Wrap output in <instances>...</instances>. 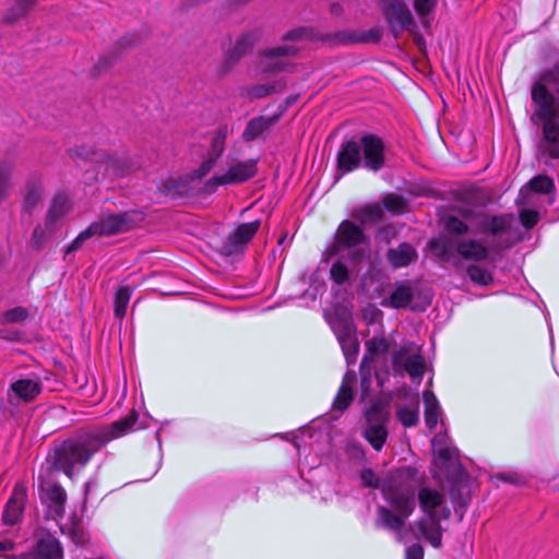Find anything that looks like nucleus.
Instances as JSON below:
<instances>
[{
    "label": "nucleus",
    "mask_w": 559,
    "mask_h": 559,
    "mask_svg": "<svg viewBox=\"0 0 559 559\" xmlns=\"http://www.w3.org/2000/svg\"><path fill=\"white\" fill-rule=\"evenodd\" d=\"M138 420L139 415L132 409L128 416L110 425L75 431L55 444L51 455L55 469L63 472L72 478L110 441L136 430L139 428L136 427Z\"/></svg>",
    "instance_id": "1"
},
{
    "label": "nucleus",
    "mask_w": 559,
    "mask_h": 559,
    "mask_svg": "<svg viewBox=\"0 0 559 559\" xmlns=\"http://www.w3.org/2000/svg\"><path fill=\"white\" fill-rule=\"evenodd\" d=\"M552 92L559 94V62L532 88V99L536 106L532 120L543 122L540 155L559 158V98Z\"/></svg>",
    "instance_id": "2"
},
{
    "label": "nucleus",
    "mask_w": 559,
    "mask_h": 559,
    "mask_svg": "<svg viewBox=\"0 0 559 559\" xmlns=\"http://www.w3.org/2000/svg\"><path fill=\"white\" fill-rule=\"evenodd\" d=\"M360 166L373 173L385 166V144L380 136L366 133L359 140L342 143L337 153V170L347 174Z\"/></svg>",
    "instance_id": "3"
},
{
    "label": "nucleus",
    "mask_w": 559,
    "mask_h": 559,
    "mask_svg": "<svg viewBox=\"0 0 559 559\" xmlns=\"http://www.w3.org/2000/svg\"><path fill=\"white\" fill-rule=\"evenodd\" d=\"M414 475L412 467L399 468L391 474L382 489L384 499L393 510L405 518H409L416 507Z\"/></svg>",
    "instance_id": "4"
},
{
    "label": "nucleus",
    "mask_w": 559,
    "mask_h": 559,
    "mask_svg": "<svg viewBox=\"0 0 559 559\" xmlns=\"http://www.w3.org/2000/svg\"><path fill=\"white\" fill-rule=\"evenodd\" d=\"M71 152L84 160L98 165L99 168H103L104 176L111 179L124 177L138 168L136 163L127 156L110 155L93 146L82 145Z\"/></svg>",
    "instance_id": "5"
},
{
    "label": "nucleus",
    "mask_w": 559,
    "mask_h": 559,
    "mask_svg": "<svg viewBox=\"0 0 559 559\" xmlns=\"http://www.w3.org/2000/svg\"><path fill=\"white\" fill-rule=\"evenodd\" d=\"M344 249L352 250L350 260L357 264L369 258V243L364 230L352 221H344L338 226L333 245V253Z\"/></svg>",
    "instance_id": "6"
},
{
    "label": "nucleus",
    "mask_w": 559,
    "mask_h": 559,
    "mask_svg": "<svg viewBox=\"0 0 559 559\" xmlns=\"http://www.w3.org/2000/svg\"><path fill=\"white\" fill-rule=\"evenodd\" d=\"M390 420L389 407L382 402H374L365 412V423L361 436L371 448L381 452L389 436L388 424Z\"/></svg>",
    "instance_id": "7"
},
{
    "label": "nucleus",
    "mask_w": 559,
    "mask_h": 559,
    "mask_svg": "<svg viewBox=\"0 0 559 559\" xmlns=\"http://www.w3.org/2000/svg\"><path fill=\"white\" fill-rule=\"evenodd\" d=\"M144 221V214L141 211L130 210L119 213H104L97 221L90 225L94 236L110 237L139 226Z\"/></svg>",
    "instance_id": "8"
},
{
    "label": "nucleus",
    "mask_w": 559,
    "mask_h": 559,
    "mask_svg": "<svg viewBox=\"0 0 559 559\" xmlns=\"http://www.w3.org/2000/svg\"><path fill=\"white\" fill-rule=\"evenodd\" d=\"M257 159H247L234 163L228 166L225 173L216 174L209 179L205 183V189L209 192H213L218 186H236L248 181L257 175Z\"/></svg>",
    "instance_id": "9"
},
{
    "label": "nucleus",
    "mask_w": 559,
    "mask_h": 559,
    "mask_svg": "<svg viewBox=\"0 0 559 559\" xmlns=\"http://www.w3.org/2000/svg\"><path fill=\"white\" fill-rule=\"evenodd\" d=\"M41 500L47 503V516L58 521L62 519L66 510L67 492L56 481L40 477Z\"/></svg>",
    "instance_id": "10"
},
{
    "label": "nucleus",
    "mask_w": 559,
    "mask_h": 559,
    "mask_svg": "<svg viewBox=\"0 0 559 559\" xmlns=\"http://www.w3.org/2000/svg\"><path fill=\"white\" fill-rule=\"evenodd\" d=\"M261 222L255 219L250 223L240 224L236 230L228 235L222 246V253L230 257L245 252L247 245L251 241L260 228Z\"/></svg>",
    "instance_id": "11"
},
{
    "label": "nucleus",
    "mask_w": 559,
    "mask_h": 559,
    "mask_svg": "<svg viewBox=\"0 0 559 559\" xmlns=\"http://www.w3.org/2000/svg\"><path fill=\"white\" fill-rule=\"evenodd\" d=\"M383 15L395 36L415 26L414 16L403 0H389L383 7Z\"/></svg>",
    "instance_id": "12"
},
{
    "label": "nucleus",
    "mask_w": 559,
    "mask_h": 559,
    "mask_svg": "<svg viewBox=\"0 0 559 559\" xmlns=\"http://www.w3.org/2000/svg\"><path fill=\"white\" fill-rule=\"evenodd\" d=\"M406 519L392 509L379 506L377 508L376 526L394 532L399 543L407 544L411 540L409 534L414 532V526L409 525L407 530H404Z\"/></svg>",
    "instance_id": "13"
},
{
    "label": "nucleus",
    "mask_w": 559,
    "mask_h": 559,
    "mask_svg": "<svg viewBox=\"0 0 559 559\" xmlns=\"http://www.w3.org/2000/svg\"><path fill=\"white\" fill-rule=\"evenodd\" d=\"M381 37L382 31L378 27H372L368 31H364L360 33L352 29H344L336 33L322 35L320 39L332 46H337L378 43L380 41Z\"/></svg>",
    "instance_id": "14"
},
{
    "label": "nucleus",
    "mask_w": 559,
    "mask_h": 559,
    "mask_svg": "<svg viewBox=\"0 0 559 559\" xmlns=\"http://www.w3.org/2000/svg\"><path fill=\"white\" fill-rule=\"evenodd\" d=\"M418 502L425 515H441L443 520L451 516V510L445 506V497L438 489L423 487L418 492Z\"/></svg>",
    "instance_id": "15"
},
{
    "label": "nucleus",
    "mask_w": 559,
    "mask_h": 559,
    "mask_svg": "<svg viewBox=\"0 0 559 559\" xmlns=\"http://www.w3.org/2000/svg\"><path fill=\"white\" fill-rule=\"evenodd\" d=\"M441 520H443L441 515H425L415 522L414 532L411 533L415 538L421 535L433 548H441L443 533Z\"/></svg>",
    "instance_id": "16"
},
{
    "label": "nucleus",
    "mask_w": 559,
    "mask_h": 559,
    "mask_svg": "<svg viewBox=\"0 0 559 559\" xmlns=\"http://www.w3.org/2000/svg\"><path fill=\"white\" fill-rule=\"evenodd\" d=\"M27 500V490L26 487L22 484H16L13 488L12 495L10 499L8 500L3 514L2 520L4 524L7 525H15L17 522H20L25 502Z\"/></svg>",
    "instance_id": "17"
},
{
    "label": "nucleus",
    "mask_w": 559,
    "mask_h": 559,
    "mask_svg": "<svg viewBox=\"0 0 559 559\" xmlns=\"http://www.w3.org/2000/svg\"><path fill=\"white\" fill-rule=\"evenodd\" d=\"M71 210L69 198L63 193H58L52 199L47 211L45 222L49 233H56L60 227L61 219Z\"/></svg>",
    "instance_id": "18"
},
{
    "label": "nucleus",
    "mask_w": 559,
    "mask_h": 559,
    "mask_svg": "<svg viewBox=\"0 0 559 559\" xmlns=\"http://www.w3.org/2000/svg\"><path fill=\"white\" fill-rule=\"evenodd\" d=\"M393 364L403 369L413 378L421 380L425 372V360L421 355L414 354L406 356V349L402 348L394 353Z\"/></svg>",
    "instance_id": "19"
},
{
    "label": "nucleus",
    "mask_w": 559,
    "mask_h": 559,
    "mask_svg": "<svg viewBox=\"0 0 559 559\" xmlns=\"http://www.w3.org/2000/svg\"><path fill=\"white\" fill-rule=\"evenodd\" d=\"M23 204L22 211L32 213L34 209L41 202L44 197L43 182L38 177H29L22 190Z\"/></svg>",
    "instance_id": "20"
},
{
    "label": "nucleus",
    "mask_w": 559,
    "mask_h": 559,
    "mask_svg": "<svg viewBox=\"0 0 559 559\" xmlns=\"http://www.w3.org/2000/svg\"><path fill=\"white\" fill-rule=\"evenodd\" d=\"M418 259L415 247L408 242H401L396 248L386 252V260L393 269H402L414 263Z\"/></svg>",
    "instance_id": "21"
},
{
    "label": "nucleus",
    "mask_w": 559,
    "mask_h": 559,
    "mask_svg": "<svg viewBox=\"0 0 559 559\" xmlns=\"http://www.w3.org/2000/svg\"><path fill=\"white\" fill-rule=\"evenodd\" d=\"M41 392V385L38 381L32 379H20L11 383L9 389V397L11 393L13 396L21 402L31 403Z\"/></svg>",
    "instance_id": "22"
},
{
    "label": "nucleus",
    "mask_w": 559,
    "mask_h": 559,
    "mask_svg": "<svg viewBox=\"0 0 559 559\" xmlns=\"http://www.w3.org/2000/svg\"><path fill=\"white\" fill-rule=\"evenodd\" d=\"M341 331L337 333V340L341 344L343 353L348 364H353L356 361L359 344L356 337L352 333L350 323L348 320H343L341 322Z\"/></svg>",
    "instance_id": "23"
},
{
    "label": "nucleus",
    "mask_w": 559,
    "mask_h": 559,
    "mask_svg": "<svg viewBox=\"0 0 559 559\" xmlns=\"http://www.w3.org/2000/svg\"><path fill=\"white\" fill-rule=\"evenodd\" d=\"M356 383V373L347 371L344 374L341 388L333 401V408L335 411L344 412L349 407L354 399V385Z\"/></svg>",
    "instance_id": "24"
},
{
    "label": "nucleus",
    "mask_w": 559,
    "mask_h": 559,
    "mask_svg": "<svg viewBox=\"0 0 559 559\" xmlns=\"http://www.w3.org/2000/svg\"><path fill=\"white\" fill-rule=\"evenodd\" d=\"M258 40L259 36L254 33H246L240 35L236 39L234 46L226 52V61L230 66L235 64L240 58L252 50Z\"/></svg>",
    "instance_id": "25"
},
{
    "label": "nucleus",
    "mask_w": 559,
    "mask_h": 559,
    "mask_svg": "<svg viewBox=\"0 0 559 559\" xmlns=\"http://www.w3.org/2000/svg\"><path fill=\"white\" fill-rule=\"evenodd\" d=\"M414 298L413 288L405 283L397 284L388 298L381 301L385 308L405 309Z\"/></svg>",
    "instance_id": "26"
},
{
    "label": "nucleus",
    "mask_w": 559,
    "mask_h": 559,
    "mask_svg": "<svg viewBox=\"0 0 559 559\" xmlns=\"http://www.w3.org/2000/svg\"><path fill=\"white\" fill-rule=\"evenodd\" d=\"M511 225V217L507 215H484L478 221V227L481 233L499 236L508 230Z\"/></svg>",
    "instance_id": "27"
},
{
    "label": "nucleus",
    "mask_w": 559,
    "mask_h": 559,
    "mask_svg": "<svg viewBox=\"0 0 559 559\" xmlns=\"http://www.w3.org/2000/svg\"><path fill=\"white\" fill-rule=\"evenodd\" d=\"M456 251L465 260L483 261L488 257L487 247L478 240L465 239L456 243Z\"/></svg>",
    "instance_id": "28"
},
{
    "label": "nucleus",
    "mask_w": 559,
    "mask_h": 559,
    "mask_svg": "<svg viewBox=\"0 0 559 559\" xmlns=\"http://www.w3.org/2000/svg\"><path fill=\"white\" fill-rule=\"evenodd\" d=\"M555 191L554 180L548 176H535L528 183L521 189L520 198L523 199V203H530L528 194L532 192L542 194H551Z\"/></svg>",
    "instance_id": "29"
},
{
    "label": "nucleus",
    "mask_w": 559,
    "mask_h": 559,
    "mask_svg": "<svg viewBox=\"0 0 559 559\" xmlns=\"http://www.w3.org/2000/svg\"><path fill=\"white\" fill-rule=\"evenodd\" d=\"M36 559H62L60 542L50 533L43 535L37 543Z\"/></svg>",
    "instance_id": "30"
},
{
    "label": "nucleus",
    "mask_w": 559,
    "mask_h": 559,
    "mask_svg": "<svg viewBox=\"0 0 559 559\" xmlns=\"http://www.w3.org/2000/svg\"><path fill=\"white\" fill-rule=\"evenodd\" d=\"M277 120V116L273 117H255L251 119L243 133L242 138L246 141H253L258 139L265 130H267L271 126H273Z\"/></svg>",
    "instance_id": "31"
},
{
    "label": "nucleus",
    "mask_w": 559,
    "mask_h": 559,
    "mask_svg": "<svg viewBox=\"0 0 559 559\" xmlns=\"http://www.w3.org/2000/svg\"><path fill=\"white\" fill-rule=\"evenodd\" d=\"M286 88V80L280 79L271 83L257 84L249 88L248 94L251 98H264L271 94L282 93Z\"/></svg>",
    "instance_id": "32"
},
{
    "label": "nucleus",
    "mask_w": 559,
    "mask_h": 559,
    "mask_svg": "<svg viewBox=\"0 0 559 559\" xmlns=\"http://www.w3.org/2000/svg\"><path fill=\"white\" fill-rule=\"evenodd\" d=\"M438 7V0H413V8L419 17L424 28L431 26V15Z\"/></svg>",
    "instance_id": "33"
},
{
    "label": "nucleus",
    "mask_w": 559,
    "mask_h": 559,
    "mask_svg": "<svg viewBox=\"0 0 559 559\" xmlns=\"http://www.w3.org/2000/svg\"><path fill=\"white\" fill-rule=\"evenodd\" d=\"M132 296V289L129 286H120L114 297V312L117 319L122 320L127 313V308Z\"/></svg>",
    "instance_id": "34"
},
{
    "label": "nucleus",
    "mask_w": 559,
    "mask_h": 559,
    "mask_svg": "<svg viewBox=\"0 0 559 559\" xmlns=\"http://www.w3.org/2000/svg\"><path fill=\"white\" fill-rule=\"evenodd\" d=\"M396 417L405 428L415 427L419 423V403L401 406L397 408Z\"/></svg>",
    "instance_id": "35"
},
{
    "label": "nucleus",
    "mask_w": 559,
    "mask_h": 559,
    "mask_svg": "<svg viewBox=\"0 0 559 559\" xmlns=\"http://www.w3.org/2000/svg\"><path fill=\"white\" fill-rule=\"evenodd\" d=\"M299 52V48L294 44H284L272 48H266L260 51L261 58L264 59H283L286 57H295Z\"/></svg>",
    "instance_id": "36"
},
{
    "label": "nucleus",
    "mask_w": 559,
    "mask_h": 559,
    "mask_svg": "<svg viewBox=\"0 0 559 559\" xmlns=\"http://www.w3.org/2000/svg\"><path fill=\"white\" fill-rule=\"evenodd\" d=\"M425 423L429 429H432L438 424L439 405L432 393H425Z\"/></svg>",
    "instance_id": "37"
},
{
    "label": "nucleus",
    "mask_w": 559,
    "mask_h": 559,
    "mask_svg": "<svg viewBox=\"0 0 559 559\" xmlns=\"http://www.w3.org/2000/svg\"><path fill=\"white\" fill-rule=\"evenodd\" d=\"M14 166L12 163L0 164V204L10 195L12 190V174Z\"/></svg>",
    "instance_id": "38"
},
{
    "label": "nucleus",
    "mask_w": 559,
    "mask_h": 559,
    "mask_svg": "<svg viewBox=\"0 0 559 559\" xmlns=\"http://www.w3.org/2000/svg\"><path fill=\"white\" fill-rule=\"evenodd\" d=\"M38 0H19L16 1L7 12L5 21L14 23L19 19L23 17L27 11L35 5Z\"/></svg>",
    "instance_id": "39"
},
{
    "label": "nucleus",
    "mask_w": 559,
    "mask_h": 559,
    "mask_svg": "<svg viewBox=\"0 0 559 559\" xmlns=\"http://www.w3.org/2000/svg\"><path fill=\"white\" fill-rule=\"evenodd\" d=\"M355 216L362 224H372L382 219L383 210L379 204H371L357 211Z\"/></svg>",
    "instance_id": "40"
},
{
    "label": "nucleus",
    "mask_w": 559,
    "mask_h": 559,
    "mask_svg": "<svg viewBox=\"0 0 559 559\" xmlns=\"http://www.w3.org/2000/svg\"><path fill=\"white\" fill-rule=\"evenodd\" d=\"M431 447L435 456L442 465L450 463L452 460L451 449L447 445L443 436H436L431 441Z\"/></svg>",
    "instance_id": "41"
},
{
    "label": "nucleus",
    "mask_w": 559,
    "mask_h": 559,
    "mask_svg": "<svg viewBox=\"0 0 559 559\" xmlns=\"http://www.w3.org/2000/svg\"><path fill=\"white\" fill-rule=\"evenodd\" d=\"M330 278L336 285H343L350 280V271L342 260L335 261L330 269Z\"/></svg>",
    "instance_id": "42"
},
{
    "label": "nucleus",
    "mask_w": 559,
    "mask_h": 559,
    "mask_svg": "<svg viewBox=\"0 0 559 559\" xmlns=\"http://www.w3.org/2000/svg\"><path fill=\"white\" fill-rule=\"evenodd\" d=\"M53 234L55 233L48 231L46 224L44 226L40 224L37 225L34 228L33 234L31 236L29 247L36 251H40L45 247V243L48 240V238Z\"/></svg>",
    "instance_id": "43"
},
{
    "label": "nucleus",
    "mask_w": 559,
    "mask_h": 559,
    "mask_svg": "<svg viewBox=\"0 0 559 559\" xmlns=\"http://www.w3.org/2000/svg\"><path fill=\"white\" fill-rule=\"evenodd\" d=\"M314 39V34L312 28L300 26L297 28H294L286 34L283 35L282 40L283 41H292V43H299V41H306V40H312Z\"/></svg>",
    "instance_id": "44"
},
{
    "label": "nucleus",
    "mask_w": 559,
    "mask_h": 559,
    "mask_svg": "<svg viewBox=\"0 0 559 559\" xmlns=\"http://www.w3.org/2000/svg\"><path fill=\"white\" fill-rule=\"evenodd\" d=\"M294 64L285 59H264L262 58V72L265 74L277 73L287 71L293 68Z\"/></svg>",
    "instance_id": "45"
},
{
    "label": "nucleus",
    "mask_w": 559,
    "mask_h": 559,
    "mask_svg": "<svg viewBox=\"0 0 559 559\" xmlns=\"http://www.w3.org/2000/svg\"><path fill=\"white\" fill-rule=\"evenodd\" d=\"M471 281L479 285H488L492 282V275L486 269L478 265H469L466 270Z\"/></svg>",
    "instance_id": "46"
},
{
    "label": "nucleus",
    "mask_w": 559,
    "mask_h": 559,
    "mask_svg": "<svg viewBox=\"0 0 559 559\" xmlns=\"http://www.w3.org/2000/svg\"><path fill=\"white\" fill-rule=\"evenodd\" d=\"M366 348L371 355H380L389 350L390 343L383 335H374L366 342Z\"/></svg>",
    "instance_id": "47"
},
{
    "label": "nucleus",
    "mask_w": 559,
    "mask_h": 559,
    "mask_svg": "<svg viewBox=\"0 0 559 559\" xmlns=\"http://www.w3.org/2000/svg\"><path fill=\"white\" fill-rule=\"evenodd\" d=\"M28 317V311L24 307H15L12 308L2 314H0L1 323H17L26 320Z\"/></svg>",
    "instance_id": "48"
},
{
    "label": "nucleus",
    "mask_w": 559,
    "mask_h": 559,
    "mask_svg": "<svg viewBox=\"0 0 559 559\" xmlns=\"http://www.w3.org/2000/svg\"><path fill=\"white\" fill-rule=\"evenodd\" d=\"M384 207L394 214H401L406 207V202L402 197L389 194L383 200Z\"/></svg>",
    "instance_id": "49"
},
{
    "label": "nucleus",
    "mask_w": 559,
    "mask_h": 559,
    "mask_svg": "<svg viewBox=\"0 0 559 559\" xmlns=\"http://www.w3.org/2000/svg\"><path fill=\"white\" fill-rule=\"evenodd\" d=\"M445 228L450 234L454 235H463L468 230L467 224L455 216L448 217Z\"/></svg>",
    "instance_id": "50"
},
{
    "label": "nucleus",
    "mask_w": 559,
    "mask_h": 559,
    "mask_svg": "<svg viewBox=\"0 0 559 559\" xmlns=\"http://www.w3.org/2000/svg\"><path fill=\"white\" fill-rule=\"evenodd\" d=\"M92 237H94V234L92 233V229L88 226L86 229L82 230L76 236V238L72 240V242L68 246V248L66 249V257L79 250L82 247L83 242Z\"/></svg>",
    "instance_id": "51"
},
{
    "label": "nucleus",
    "mask_w": 559,
    "mask_h": 559,
    "mask_svg": "<svg viewBox=\"0 0 559 559\" xmlns=\"http://www.w3.org/2000/svg\"><path fill=\"white\" fill-rule=\"evenodd\" d=\"M362 485L369 488H378L380 486V478L371 468H364L360 472Z\"/></svg>",
    "instance_id": "52"
},
{
    "label": "nucleus",
    "mask_w": 559,
    "mask_h": 559,
    "mask_svg": "<svg viewBox=\"0 0 559 559\" xmlns=\"http://www.w3.org/2000/svg\"><path fill=\"white\" fill-rule=\"evenodd\" d=\"M520 222L527 228H533L538 222V213L534 210L524 209L520 212Z\"/></svg>",
    "instance_id": "53"
},
{
    "label": "nucleus",
    "mask_w": 559,
    "mask_h": 559,
    "mask_svg": "<svg viewBox=\"0 0 559 559\" xmlns=\"http://www.w3.org/2000/svg\"><path fill=\"white\" fill-rule=\"evenodd\" d=\"M68 534L75 545H83L87 540L86 533L80 525H72L68 530Z\"/></svg>",
    "instance_id": "54"
},
{
    "label": "nucleus",
    "mask_w": 559,
    "mask_h": 559,
    "mask_svg": "<svg viewBox=\"0 0 559 559\" xmlns=\"http://www.w3.org/2000/svg\"><path fill=\"white\" fill-rule=\"evenodd\" d=\"M216 163V158L210 157L206 160H204L198 169L193 171V178L201 179L204 176H206L212 168L214 167Z\"/></svg>",
    "instance_id": "55"
},
{
    "label": "nucleus",
    "mask_w": 559,
    "mask_h": 559,
    "mask_svg": "<svg viewBox=\"0 0 559 559\" xmlns=\"http://www.w3.org/2000/svg\"><path fill=\"white\" fill-rule=\"evenodd\" d=\"M212 154H213V158H216L223 153L224 151V147H225V135L222 134V133H218L217 135H215L212 140Z\"/></svg>",
    "instance_id": "56"
},
{
    "label": "nucleus",
    "mask_w": 559,
    "mask_h": 559,
    "mask_svg": "<svg viewBox=\"0 0 559 559\" xmlns=\"http://www.w3.org/2000/svg\"><path fill=\"white\" fill-rule=\"evenodd\" d=\"M424 547L419 543L412 544L405 550L406 559H424Z\"/></svg>",
    "instance_id": "57"
},
{
    "label": "nucleus",
    "mask_w": 559,
    "mask_h": 559,
    "mask_svg": "<svg viewBox=\"0 0 559 559\" xmlns=\"http://www.w3.org/2000/svg\"><path fill=\"white\" fill-rule=\"evenodd\" d=\"M138 43V37L134 35H127L120 39V45L123 47H132Z\"/></svg>",
    "instance_id": "58"
},
{
    "label": "nucleus",
    "mask_w": 559,
    "mask_h": 559,
    "mask_svg": "<svg viewBox=\"0 0 559 559\" xmlns=\"http://www.w3.org/2000/svg\"><path fill=\"white\" fill-rule=\"evenodd\" d=\"M14 548H15V544L12 540H10V539L0 540V552L12 551Z\"/></svg>",
    "instance_id": "59"
},
{
    "label": "nucleus",
    "mask_w": 559,
    "mask_h": 559,
    "mask_svg": "<svg viewBox=\"0 0 559 559\" xmlns=\"http://www.w3.org/2000/svg\"><path fill=\"white\" fill-rule=\"evenodd\" d=\"M379 235L382 239L389 240V238L394 235V228L392 226H385L381 228Z\"/></svg>",
    "instance_id": "60"
},
{
    "label": "nucleus",
    "mask_w": 559,
    "mask_h": 559,
    "mask_svg": "<svg viewBox=\"0 0 559 559\" xmlns=\"http://www.w3.org/2000/svg\"><path fill=\"white\" fill-rule=\"evenodd\" d=\"M343 9L341 7V4L338 3H333L331 5V13L334 14V15H340L342 13Z\"/></svg>",
    "instance_id": "61"
},
{
    "label": "nucleus",
    "mask_w": 559,
    "mask_h": 559,
    "mask_svg": "<svg viewBox=\"0 0 559 559\" xmlns=\"http://www.w3.org/2000/svg\"><path fill=\"white\" fill-rule=\"evenodd\" d=\"M299 98V95H293L286 98V105L292 106L294 105Z\"/></svg>",
    "instance_id": "62"
},
{
    "label": "nucleus",
    "mask_w": 559,
    "mask_h": 559,
    "mask_svg": "<svg viewBox=\"0 0 559 559\" xmlns=\"http://www.w3.org/2000/svg\"><path fill=\"white\" fill-rule=\"evenodd\" d=\"M60 530H61V532H62L63 534L66 533V531H64V528H63L62 526H60Z\"/></svg>",
    "instance_id": "63"
}]
</instances>
